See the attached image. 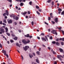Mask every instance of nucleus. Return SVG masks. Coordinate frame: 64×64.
Masks as SVG:
<instances>
[{"mask_svg": "<svg viewBox=\"0 0 64 64\" xmlns=\"http://www.w3.org/2000/svg\"><path fill=\"white\" fill-rule=\"evenodd\" d=\"M8 1H9V2L11 3L12 2V0H9Z\"/></svg>", "mask_w": 64, "mask_h": 64, "instance_id": "13d9d810", "label": "nucleus"}, {"mask_svg": "<svg viewBox=\"0 0 64 64\" xmlns=\"http://www.w3.org/2000/svg\"><path fill=\"white\" fill-rule=\"evenodd\" d=\"M44 23L46 24L47 25H48V24L46 22H44Z\"/></svg>", "mask_w": 64, "mask_h": 64, "instance_id": "864d4df0", "label": "nucleus"}, {"mask_svg": "<svg viewBox=\"0 0 64 64\" xmlns=\"http://www.w3.org/2000/svg\"><path fill=\"white\" fill-rule=\"evenodd\" d=\"M62 32L63 34L64 35V32L63 30H62Z\"/></svg>", "mask_w": 64, "mask_h": 64, "instance_id": "3c124183", "label": "nucleus"}, {"mask_svg": "<svg viewBox=\"0 0 64 64\" xmlns=\"http://www.w3.org/2000/svg\"><path fill=\"white\" fill-rule=\"evenodd\" d=\"M48 20L49 21H50L51 20V18L50 17H48Z\"/></svg>", "mask_w": 64, "mask_h": 64, "instance_id": "ea45409f", "label": "nucleus"}, {"mask_svg": "<svg viewBox=\"0 0 64 64\" xmlns=\"http://www.w3.org/2000/svg\"><path fill=\"white\" fill-rule=\"evenodd\" d=\"M62 40L63 41H64V38H62Z\"/></svg>", "mask_w": 64, "mask_h": 64, "instance_id": "680f3d73", "label": "nucleus"}, {"mask_svg": "<svg viewBox=\"0 0 64 64\" xmlns=\"http://www.w3.org/2000/svg\"><path fill=\"white\" fill-rule=\"evenodd\" d=\"M36 13L37 14H38V15H40V14L39 12H38V11H36Z\"/></svg>", "mask_w": 64, "mask_h": 64, "instance_id": "4c0bfd02", "label": "nucleus"}, {"mask_svg": "<svg viewBox=\"0 0 64 64\" xmlns=\"http://www.w3.org/2000/svg\"><path fill=\"white\" fill-rule=\"evenodd\" d=\"M15 19L16 20H18V19H19V17L18 16H16V18Z\"/></svg>", "mask_w": 64, "mask_h": 64, "instance_id": "b1692460", "label": "nucleus"}, {"mask_svg": "<svg viewBox=\"0 0 64 64\" xmlns=\"http://www.w3.org/2000/svg\"><path fill=\"white\" fill-rule=\"evenodd\" d=\"M3 15L4 16H6V13H4L3 14Z\"/></svg>", "mask_w": 64, "mask_h": 64, "instance_id": "de8ad7c7", "label": "nucleus"}, {"mask_svg": "<svg viewBox=\"0 0 64 64\" xmlns=\"http://www.w3.org/2000/svg\"><path fill=\"white\" fill-rule=\"evenodd\" d=\"M16 0L17 2H20L21 3L22 1L24 2H25L26 0Z\"/></svg>", "mask_w": 64, "mask_h": 64, "instance_id": "423d86ee", "label": "nucleus"}, {"mask_svg": "<svg viewBox=\"0 0 64 64\" xmlns=\"http://www.w3.org/2000/svg\"><path fill=\"white\" fill-rule=\"evenodd\" d=\"M61 44L63 46L64 45V42H61Z\"/></svg>", "mask_w": 64, "mask_h": 64, "instance_id": "c9c22d12", "label": "nucleus"}, {"mask_svg": "<svg viewBox=\"0 0 64 64\" xmlns=\"http://www.w3.org/2000/svg\"><path fill=\"white\" fill-rule=\"evenodd\" d=\"M45 35V34H44V33H41V34L40 35V36H44Z\"/></svg>", "mask_w": 64, "mask_h": 64, "instance_id": "a211bd4d", "label": "nucleus"}, {"mask_svg": "<svg viewBox=\"0 0 64 64\" xmlns=\"http://www.w3.org/2000/svg\"><path fill=\"white\" fill-rule=\"evenodd\" d=\"M13 15H11L10 16V17H13Z\"/></svg>", "mask_w": 64, "mask_h": 64, "instance_id": "052dcab7", "label": "nucleus"}, {"mask_svg": "<svg viewBox=\"0 0 64 64\" xmlns=\"http://www.w3.org/2000/svg\"><path fill=\"white\" fill-rule=\"evenodd\" d=\"M2 52H3V53H4V54L6 56L7 58H8V54H6V50H2Z\"/></svg>", "mask_w": 64, "mask_h": 64, "instance_id": "f03ea898", "label": "nucleus"}, {"mask_svg": "<svg viewBox=\"0 0 64 64\" xmlns=\"http://www.w3.org/2000/svg\"><path fill=\"white\" fill-rule=\"evenodd\" d=\"M0 24H1V25H2V21H0Z\"/></svg>", "mask_w": 64, "mask_h": 64, "instance_id": "6e6d98bb", "label": "nucleus"}, {"mask_svg": "<svg viewBox=\"0 0 64 64\" xmlns=\"http://www.w3.org/2000/svg\"><path fill=\"white\" fill-rule=\"evenodd\" d=\"M17 22H15L14 23V25H17Z\"/></svg>", "mask_w": 64, "mask_h": 64, "instance_id": "a18cd8bd", "label": "nucleus"}, {"mask_svg": "<svg viewBox=\"0 0 64 64\" xmlns=\"http://www.w3.org/2000/svg\"><path fill=\"white\" fill-rule=\"evenodd\" d=\"M4 29L6 30V32H8V28L7 27L5 28Z\"/></svg>", "mask_w": 64, "mask_h": 64, "instance_id": "1a4fd4ad", "label": "nucleus"}, {"mask_svg": "<svg viewBox=\"0 0 64 64\" xmlns=\"http://www.w3.org/2000/svg\"><path fill=\"white\" fill-rule=\"evenodd\" d=\"M6 33L7 35H8V36H10V33L8 32H6Z\"/></svg>", "mask_w": 64, "mask_h": 64, "instance_id": "393cba45", "label": "nucleus"}, {"mask_svg": "<svg viewBox=\"0 0 64 64\" xmlns=\"http://www.w3.org/2000/svg\"><path fill=\"white\" fill-rule=\"evenodd\" d=\"M54 21L56 23H58V18H55L54 20Z\"/></svg>", "mask_w": 64, "mask_h": 64, "instance_id": "6e6552de", "label": "nucleus"}, {"mask_svg": "<svg viewBox=\"0 0 64 64\" xmlns=\"http://www.w3.org/2000/svg\"><path fill=\"white\" fill-rule=\"evenodd\" d=\"M29 36H30V35H29V34H27V35H25L24 36L25 37H29Z\"/></svg>", "mask_w": 64, "mask_h": 64, "instance_id": "ddd939ff", "label": "nucleus"}, {"mask_svg": "<svg viewBox=\"0 0 64 64\" xmlns=\"http://www.w3.org/2000/svg\"><path fill=\"white\" fill-rule=\"evenodd\" d=\"M23 48L25 51H27V50H28V48L29 49V48H30L29 47V46H25V48H24V47Z\"/></svg>", "mask_w": 64, "mask_h": 64, "instance_id": "20e7f679", "label": "nucleus"}, {"mask_svg": "<svg viewBox=\"0 0 64 64\" xmlns=\"http://www.w3.org/2000/svg\"><path fill=\"white\" fill-rule=\"evenodd\" d=\"M56 41H58H58H59V38H57L56 40Z\"/></svg>", "mask_w": 64, "mask_h": 64, "instance_id": "4d7b16f0", "label": "nucleus"}, {"mask_svg": "<svg viewBox=\"0 0 64 64\" xmlns=\"http://www.w3.org/2000/svg\"><path fill=\"white\" fill-rule=\"evenodd\" d=\"M10 41L11 43H13V42H14V40H10Z\"/></svg>", "mask_w": 64, "mask_h": 64, "instance_id": "2f4dec72", "label": "nucleus"}, {"mask_svg": "<svg viewBox=\"0 0 64 64\" xmlns=\"http://www.w3.org/2000/svg\"><path fill=\"white\" fill-rule=\"evenodd\" d=\"M50 40H52V39L53 38L52 37V36H51L50 38Z\"/></svg>", "mask_w": 64, "mask_h": 64, "instance_id": "a19ab883", "label": "nucleus"}, {"mask_svg": "<svg viewBox=\"0 0 64 64\" xmlns=\"http://www.w3.org/2000/svg\"><path fill=\"white\" fill-rule=\"evenodd\" d=\"M16 17V16L14 15V16H13V18L15 20V19Z\"/></svg>", "mask_w": 64, "mask_h": 64, "instance_id": "aec40b11", "label": "nucleus"}, {"mask_svg": "<svg viewBox=\"0 0 64 64\" xmlns=\"http://www.w3.org/2000/svg\"><path fill=\"white\" fill-rule=\"evenodd\" d=\"M8 23L9 24H10H10H11L12 23V21L11 20H9L8 21Z\"/></svg>", "mask_w": 64, "mask_h": 64, "instance_id": "9b49d317", "label": "nucleus"}, {"mask_svg": "<svg viewBox=\"0 0 64 64\" xmlns=\"http://www.w3.org/2000/svg\"><path fill=\"white\" fill-rule=\"evenodd\" d=\"M59 59L61 61H62V59L61 58H59Z\"/></svg>", "mask_w": 64, "mask_h": 64, "instance_id": "bf43d9fd", "label": "nucleus"}, {"mask_svg": "<svg viewBox=\"0 0 64 64\" xmlns=\"http://www.w3.org/2000/svg\"><path fill=\"white\" fill-rule=\"evenodd\" d=\"M18 39V37H16L15 38H14V40H17Z\"/></svg>", "mask_w": 64, "mask_h": 64, "instance_id": "4be33fe9", "label": "nucleus"}, {"mask_svg": "<svg viewBox=\"0 0 64 64\" xmlns=\"http://www.w3.org/2000/svg\"><path fill=\"white\" fill-rule=\"evenodd\" d=\"M29 56L30 58H32V57H33V55H32V54L31 55V54H29Z\"/></svg>", "mask_w": 64, "mask_h": 64, "instance_id": "dca6fc26", "label": "nucleus"}, {"mask_svg": "<svg viewBox=\"0 0 64 64\" xmlns=\"http://www.w3.org/2000/svg\"><path fill=\"white\" fill-rule=\"evenodd\" d=\"M53 53L54 54H56V52H55L53 51Z\"/></svg>", "mask_w": 64, "mask_h": 64, "instance_id": "0e129e2a", "label": "nucleus"}, {"mask_svg": "<svg viewBox=\"0 0 64 64\" xmlns=\"http://www.w3.org/2000/svg\"><path fill=\"white\" fill-rule=\"evenodd\" d=\"M58 11H62V10L60 8H59L58 9Z\"/></svg>", "mask_w": 64, "mask_h": 64, "instance_id": "c756f323", "label": "nucleus"}, {"mask_svg": "<svg viewBox=\"0 0 64 64\" xmlns=\"http://www.w3.org/2000/svg\"><path fill=\"white\" fill-rule=\"evenodd\" d=\"M45 37L46 39V40H47L48 41V38H47V36H45Z\"/></svg>", "mask_w": 64, "mask_h": 64, "instance_id": "f704fd0d", "label": "nucleus"}, {"mask_svg": "<svg viewBox=\"0 0 64 64\" xmlns=\"http://www.w3.org/2000/svg\"><path fill=\"white\" fill-rule=\"evenodd\" d=\"M51 1L52 0H48V1L47 2L49 3H50V2H51Z\"/></svg>", "mask_w": 64, "mask_h": 64, "instance_id": "c85d7f7f", "label": "nucleus"}, {"mask_svg": "<svg viewBox=\"0 0 64 64\" xmlns=\"http://www.w3.org/2000/svg\"><path fill=\"white\" fill-rule=\"evenodd\" d=\"M6 16H8L9 15V12L8 10H6Z\"/></svg>", "mask_w": 64, "mask_h": 64, "instance_id": "0eeeda50", "label": "nucleus"}, {"mask_svg": "<svg viewBox=\"0 0 64 64\" xmlns=\"http://www.w3.org/2000/svg\"><path fill=\"white\" fill-rule=\"evenodd\" d=\"M30 5H32V2H29Z\"/></svg>", "mask_w": 64, "mask_h": 64, "instance_id": "5fc2aeb1", "label": "nucleus"}, {"mask_svg": "<svg viewBox=\"0 0 64 64\" xmlns=\"http://www.w3.org/2000/svg\"><path fill=\"white\" fill-rule=\"evenodd\" d=\"M61 29H62V27H60L58 28L59 30H60Z\"/></svg>", "mask_w": 64, "mask_h": 64, "instance_id": "69168bd1", "label": "nucleus"}, {"mask_svg": "<svg viewBox=\"0 0 64 64\" xmlns=\"http://www.w3.org/2000/svg\"><path fill=\"white\" fill-rule=\"evenodd\" d=\"M5 32V30H4V29L3 28H2L0 29V34H2V33H4Z\"/></svg>", "mask_w": 64, "mask_h": 64, "instance_id": "7ed1b4c3", "label": "nucleus"}, {"mask_svg": "<svg viewBox=\"0 0 64 64\" xmlns=\"http://www.w3.org/2000/svg\"><path fill=\"white\" fill-rule=\"evenodd\" d=\"M27 12H22L21 14H22V15H26V14H27Z\"/></svg>", "mask_w": 64, "mask_h": 64, "instance_id": "9d476101", "label": "nucleus"}, {"mask_svg": "<svg viewBox=\"0 0 64 64\" xmlns=\"http://www.w3.org/2000/svg\"><path fill=\"white\" fill-rule=\"evenodd\" d=\"M64 11H63L62 12L61 14L62 15H64Z\"/></svg>", "mask_w": 64, "mask_h": 64, "instance_id": "473e14b6", "label": "nucleus"}, {"mask_svg": "<svg viewBox=\"0 0 64 64\" xmlns=\"http://www.w3.org/2000/svg\"><path fill=\"white\" fill-rule=\"evenodd\" d=\"M42 40L43 41H46V39L44 38H42Z\"/></svg>", "mask_w": 64, "mask_h": 64, "instance_id": "4468645a", "label": "nucleus"}, {"mask_svg": "<svg viewBox=\"0 0 64 64\" xmlns=\"http://www.w3.org/2000/svg\"><path fill=\"white\" fill-rule=\"evenodd\" d=\"M16 45L17 46H18V47H20V46L19 45V44H18V43H16Z\"/></svg>", "mask_w": 64, "mask_h": 64, "instance_id": "bb28decb", "label": "nucleus"}, {"mask_svg": "<svg viewBox=\"0 0 64 64\" xmlns=\"http://www.w3.org/2000/svg\"><path fill=\"white\" fill-rule=\"evenodd\" d=\"M22 42L24 44H27L30 43V40H28V41L26 42V40H25L24 39L22 40Z\"/></svg>", "mask_w": 64, "mask_h": 64, "instance_id": "f257e3e1", "label": "nucleus"}, {"mask_svg": "<svg viewBox=\"0 0 64 64\" xmlns=\"http://www.w3.org/2000/svg\"><path fill=\"white\" fill-rule=\"evenodd\" d=\"M37 38L38 39H39V40H40V37H39V36H37Z\"/></svg>", "mask_w": 64, "mask_h": 64, "instance_id": "e2e57ef3", "label": "nucleus"}, {"mask_svg": "<svg viewBox=\"0 0 64 64\" xmlns=\"http://www.w3.org/2000/svg\"><path fill=\"white\" fill-rule=\"evenodd\" d=\"M28 14H30V11H28Z\"/></svg>", "mask_w": 64, "mask_h": 64, "instance_id": "603ef678", "label": "nucleus"}, {"mask_svg": "<svg viewBox=\"0 0 64 64\" xmlns=\"http://www.w3.org/2000/svg\"><path fill=\"white\" fill-rule=\"evenodd\" d=\"M2 24L3 25H4V26H6V24H5L4 23H3Z\"/></svg>", "mask_w": 64, "mask_h": 64, "instance_id": "37998d69", "label": "nucleus"}, {"mask_svg": "<svg viewBox=\"0 0 64 64\" xmlns=\"http://www.w3.org/2000/svg\"><path fill=\"white\" fill-rule=\"evenodd\" d=\"M57 62H54V64H57Z\"/></svg>", "mask_w": 64, "mask_h": 64, "instance_id": "774afa93", "label": "nucleus"}, {"mask_svg": "<svg viewBox=\"0 0 64 64\" xmlns=\"http://www.w3.org/2000/svg\"><path fill=\"white\" fill-rule=\"evenodd\" d=\"M29 37H30V38H32L33 36H29Z\"/></svg>", "mask_w": 64, "mask_h": 64, "instance_id": "09e8293b", "label": "nucleus"}, {"mask_svg": "<svg viewBox=\"0 0 64 64\" xmlns=\"http://www.w3.org/2000/svg\"><path fill=\"white\" fill-rule=\"evenodd\" d=\"M56 45L57 46H59L60 45V43H59L58 42H56Z\"/></svg>", "mask_w": 64, "mask_h": 64, "instance_id": "f3484780", "label": "nucleus"}, {"mask_svg": "<svg viewBox=\"0 0 64 64\" xmlns=\"http://www.w3.org/2000/svg\"><path fill=\"white\" fill-rule=\"evenodd\" d=\"M50 17L51 18H53V13H51L50 14Z\"/></svg>", "mask_w": 64, "mask_h": 64, "instance_id": "f8f14e48", "label": "nucleus"}, {"mask_svg": "<svg viewBox=\"0 0 64 64\" xmlns=\"http://www.w3.org/2000/svg\"><path fill=\"white\" fill-rule=\"evenodd\" d=\"M36 62L38 63H39V60L38 59H36Z\"/></svg>", "mask_w": 64, "mask_h": 64, "instance_id": "6ab92c4d", "label": "nucleus"}, {"mask_svg": "<svg viewBox=\"0 0 64 64\" xmlns=\"http://www.w3.org/2000/svg\"><path fill=\"white\" fill-rule=\"evenodd\" d=\"M0 47L1 48H2V46L1 43H0Z\"/></svg>", "mask_w": 64, "mask_h": 64, "instance_id": "c03bdc74", "label": "nucleus"}, {"mask_svg": "<svg viewBox=\"0 0 64 64\" xmlns=\"http://www.w3.org/2000/svg\"><path fill=\"white\" fill-rule=\"evenodd\" d=\"M41 9H39L38 10V11H39L40 12H41Z\"/></svg>", "mask_w": 64, "mask_h": 64, "instance_id": "338daca9", "label": "nucleus"}, {"mask_svg": "<svg viewBox=\"0 0 64 64\" xmlns=\"http://www.w3.org/2000/svg\"><path fill=\"white\" fill-rule=\"evenodd\" d=\"M36 8L37 9H39L40 8L39 7V6H36Z\"/></svg>", "mask_w": 64, "mask_h": 64, "instance_id": "72a5a7b5", "label": "nucleus"}, {"mask_svg": "<svg viewBox=\"0 0 64 64\" xmlns=\"http://www.w3.org/2000/svg\"><path fill=\"white\" fill-rule=\"evenodd\" d=\"M52 44H56V42H55V41H54L52 42Z\"/></svg>", "mask_w": 64, "mask_h": 64, "instance_id": "7c9ffc66", "label": "nucleus"}, {"mask_svg": "<svg viewBox=\"0 0 64 64\" xmlns=\"http://www.w3.org/2000/svg\"><path fill=\"white\" fill-rule=\"evenodd\" d=\"M3 22L5 23H7V22H6V20H3Z\"/></svg>", "mask_w": 64, "mask_h": 64, "instance_id": "cd10ccee", "label": "nucleus"}, {"mask_svg": "<svg viewBox=\"0 0 64 64\" xmlns=\"http://www.w3.org/2000/svg\"><path fill=\"white\" fill-rule=\"evenodd\" d=\"M21 57L22 60H23V56H22V55H21Z\"/></svg>", "mask_w": 64, "mask_h": 64, "instance_id": "8fccbe9b", "label": "nucleus"}, {"mask_svg": "<svg viewBox=\"0 0 64 64\" xmlns=\"http://www.w3.org/2000/svg\"><path fill=\"white\" fill-rule=\"evenodd\" d=\"M59 50L60 52H63V50L61 48H59Z\"/></svg>", "mask_w": 64, "mask_h": 64, "instance_id": "2eb2a0df", "label": "nucleus"}, {"mask_svg": "<svg viewBox=\"0 0 64 64\" xmlns=\"http://www.w3.org/2000/svg\"><path fill=\"white\" fill-rule=\"evenodd\" d=\"M52 22L53 24H54L55 23V22L53 21H52Z\"/></svg>", "mask_w": 64, "mask_h": 64, "instance_id": "e433bc0d", "label": "nucleus"}, {"mask_svg": "<svg viewBox=\"0 0 64 64\" xmlns=\"http://www.w3.org/2000/svg\"><path fill=\"white\" fill-rule=\"evenodd\" d=\"M52 5H54V2H52Z\"/></svg>", "mask_w": 64, "mask_h": 64, "instance_id": "58836bf2", "label": "nucleus"}, {"mask_svg": "<svg viewBox=\"0 0 64 64\" xmlns=\"http://www.w3.org/2000/svg\"><path fill=\"white\" fill-rule=\"evenodd\" d=\"M51 33H52V34H56V35H57V32H56V31H55L54 30H53L51 32Z\"/></svg>", "mask_w": 64, "mask_h": 64, "instance_id": "39448f33", "label": "nucleus"}, {"mask_svg": "<svg viewBox=\"0 0 64 64\" xmlns=\"http://www.w3.org/2000/svg\"><path fill=\"white\" fill-rule=\"evenodd\" d=\"M24 5V3L23 2H21L20 4V6H22Z\"/></svg>", "mask_w": 64, "mask_h": 64, "instance_id": "5701e85b", "label": "nucleus"}, {"mask_svg": "<svg viewBox=\"0 0 64 64\" xmlns=\"http://www.w3.org/2000/svg\"><path fill=\"white\" fill-rule=\"evenodd\" d=\"M36 54H38V55H40V52H36Z\"/></svg>", "mask_w": 64, "mask_h": 64, "instance_id": "412c9836", "label": "nucleus"}, {"mask_svg": "<svg viewBox=\"0 0 64 64\" xmlns=\"http://www.w3.org/2000/svg\"><path fill=\"white\" fill-rule=\"evenodd\" d=\"M12 37H15V35L13 34H12Z\"/></svg>", "mask_w": 64, "mask_h": 64, "instance_id": "79ce46f5", "label": "nucleus"}, {"mask_svg": "<svg viewBox=\"0 0 64 64\" xmlns=\"http://www.w3.org/2000/svg\"><path fill=\"white\" fill-rule=\"evenodd\" d=\"M57 57L58 58H60V57H61V56L60 55H58L57 56Z\"/></svg>", "mask_w": 64, "mask_h": 64, "instance_id": "a878e982", "label": "nucleus"}, {"mask_svg": "<svg viewBox=\"0 0 64 64\" xmlns=\"http://www.w3.org/2000/svg\"><path fill=\"white\" fill-rule=\"evenodd\" d=\"M31 23L32 25H34V22H33V21H32Z\"/></svg>", "mask_w": 64, "mask_h": 64, "instance_id": "49530a36", "label": "nucleus"}]
</instances>
